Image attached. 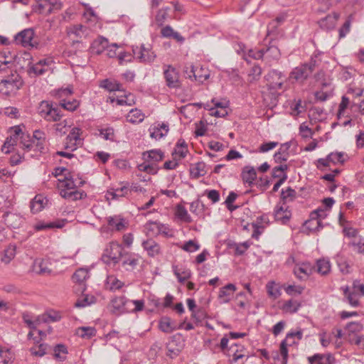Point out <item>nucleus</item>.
<instances>
[{
    "instance_id": "49",
    "label": "nucleus",
    "mask_w": 364,
    "mask_h": 364,
    "mask_svg": "<svg viewBox=\"0 0 364 364\" xmlns=\"http://www.w3.org/2000/svg\"><path fill=\"white\" fill-rule=\"evenodd\" d=\"M49 346L46 343H41L38 346H33L30 348L31 355L42 357L46 354Z\"/></svg>"
},
{
    "instance_id": "1",
    "label": "nucleus",
    "mask_w": 364,
    "mask_h": 364,
    "mask_svg": "<svg viewBox=\"0 0 364 364\" xmlns=\"http://www.w3.org/2000/svg\"><path fill=\"white\" fill-rule=\"evenodd\" d=\"M112 307L118 311L138 312L144 307L143 300H129L124 296H116L111 301Z\"/></svg>"
},
{
    "instance_id": "35",
    "label": "nucleus",
    "mask_w": 364,
    "mask_h": 364,
    "mask_svg": "<svg viewBox=\"0 0 364 364\" xmlns=\"http://www.w3.org/2000/svg\"><path fill=\"white\" fill-rule=\"evenodd\" d=\"M122 257H124V259L122 261V265L124 267H126V266L130 267V269L127 268V269H133L134 268H135V267L139 263L138 257L133 253H130V252H125L124 254L123 253Z\"/></svg>"
},
{
    "instance_id": "2",
    "label": "nucleus",
    "mask_w": 364,
    "mask_h": 364,
    "mask_svg": "<svg viewBox=\"0 0 364 364\" xmlns=\"http://www.w3.org/2000/svg\"><path fill=\"white\" fill-rule=\"evenodd\" d=\"M38 113L48 122H59L63 114L57 104L50 103L48 101H42L38 107Z\"/></svg>"
},
{
    "instance_id": "34",
    "label": "nucleus",
    "mask_w": 364,
    "mask_h": 364,
    "mask_svg": "<svg viewBox=\"0 0 364 364\" xmlns=\"http://www.w3.org/2000/svg\"><path fill=\"white\" fill-rule=\"evenodd\" d=\"M206 173L205 164L203 161L198 162L190 168L191 177L195 179L204 176Z\"/></svg>"
},
{
    "instance_id": "39",
    "label": "nucleus",
    "mask_w": 364,
    "mask_h": 364,
    "mask_svg": "<svg viewBox=\"0 0 364 364\" xmlns=\"http://www.w3.org/2000/svg\"><path fill=\"white\" fill-rule=\"evenodd\" d=\"M263 48H264V56L266 58L269 60H278L279 58L280 51L276 46L271 44Z\"/></svg>"
},
{
    "instance_id": "22",
    "label": "nucleus",
    "mask_w": 364,
    "mask_h": 364,
    "mask_svg": "<svg viewBox=\"0 0 364 364\" xmlns=\"http://www.w3.org/2000/svg\"><path fill=\"white\" fill-rule=\"evenodd\" d=\"M244 350L245 348L242 346L235 343L231 345L228 349L227 355L232 358L231 363H236L245 356L243 354Z\"/></svg>"
},
{
    "instance_id": "18",
    "label": "nucleus",
    "mask_w": 364,
    "mask_h": 364,
    "mask_svg": "<svg viewBox=\"0 0 364 364\" xmlns=\"http://www.w3.org/2000/svg\"><path fill=\"white\" fill-rule=\"evenodd\" d=\"M91 33V29L82 24H75L70 27L68 32L70 35H74L77 38H87Z\"/></svg>"
},
{
    "instance_id": "59",
    "label": "nucleus",
    "mask_w": 364,
    "mask_h": 364,
    "mask_svg": "<svg viewBox=\"0 0 364 364\" xmlns=\"http://www.w3.org/2000/svg\"><path fill=\"white\" fill-rule=\"evenodd\" d=\"M20 220L21 218L16 214L8 213L5 216L6 223L14 228H16L19 225V223H17V221Z\"/></svg>"
},
{
    "instance_id": "42",
    "label": "nucleus",
    "mask_w": 364,
    "mask_h": 364,
    "mask_svg": "<svg viewBox=\"0 0 364 364\" xmlns=\"http://www.w3.org/2000/svg\"><path fill=\"white\" fill-rule=\"evenodd\" d=\"M147 154V159L146 160H151L154 162H159L161 161L164 157V154L162 151L160 149H152L150 151H148L146 152H144L143 154L144 156H145Z\"/></svg>"
},
{
    "instance_id": "41",
    "label": "nucleus",
    "mask_w": 364,
    "mask_h": 364,
    "mask_svg": "<svg viewBox=\"0 0 364 364\" xmlns=\"http://www.w3.org/2000/svg\"><path fill=\"white\" fill-rule=\"evenodd\" d=\"M95 302L96 298L94 296L84 294L77 300L75 304V306L80 308L85 307L87 306L95 304Z\"/></svg>"
},
{
    "instance_id": "58",
    "label": "nucleus",
    "mask_w": 364,
    "mask_h": 364,
    "mask_svg": "<svg viewBox=\"0 0 364 364\" xmlns=\"http://www.w3.org/2000/svg\"><path fill=\"white\" fill-rule=\"evenodd\" d=\"M289 169V166L282 164L273 168L272 176L273 178H282L284 175H287L286 171Z\"/></svg>"
},
{
    "instance_id": "28",
    "label": "nucleus",
    "mask_w": 364,
    "mask_h": 364,
    "mask_svg": "<svg viewBox=\"0 0 364 364\" xmlns=\"http://www.w3.org/2000/svg\"><path fill=\"white\" fill-rule=\"evenodd\" d=\"M33 269L36 274L43 275L49 274L51 272L48 261L42 259H37L34 261Z\"/></svg>"
},
{
    "instance_id": "8",
    "label": "nucleus",
    "mask_w": 364,
    "mask_h": 364,
    "mask_svg": "<svg viewBox=\"0 0 364 364\" xmlns=\"http://www.w3.org/2000/svg\"><path fill=\"white\" fill-rule=\"evenodd\" d=\"M132 53L135 58L143 63H150L153 62L156 55L151 48H146L144 44L141 46H132Z\"/></svg>"
},
{
    "instance_id": "43",
    "label": "nucleus",
    "mask_w": 364,
    "mask_h": 364,
    "mask_svg": "<svg viewBox=\"0 0 364 364\" xmlns=\"http://www.w3.org/2000/svg\"><path fill=\"white\" fill-rule=\"evenodd\" d=\"M100 87L109 92L121 90L122 85L115 80H104L100 83Z\"/></svg>"
},
{
    "instance_id": "27",
    "label": "nucleus",
    "mask_w": 364,
    "mask_h": 364,
    "mask_svg": "<svg viewBox=\"0 0 364 364\" xmlns=\"http://www.w3.org/2000/svg\"><path fill=\"white\" fill-rule=\"evenodd\" d=\"M108 40L104 37H99L95 40L91 45L92 52L97 55H100L107 49Z\"/></svg>"
},
{
    "instance_id": "11",
    "label": "nucleus",
    "mask_w": 364,
    "mask_h": 364,
    "mask_svg": "<svg viewBox=\"0 0 364 364\" xmlns=\"http://www.w3.org/2000/svg\"><path fill=\"white\" fill-rule=\"evenodd\" d=\"M84 181L80 178H73V176L70 173L65 174L63 179H58V188L59 192L63 189L67 191L76 189L78 186H82Z\"/></svg>"
},
{
    "instance_id": "38",
    "label": "nucleus",
    "mask_w": 364,
    "mask_h": 364,
    "mask_svg": "<svg viewBox=\"0 0 364 364\" xmlns=\"http://www.w3.org/2000/svg\"><path fill=\"white\" fill-rule=\"evenodd\" d=\"M316 271L321 275H326L331 271V263L326 259H319L316 261Z\"/></svg>"
},
{
    "instance_id": "15",
    "label": "nucleus",
    "mask_w": 364,
    "mask_h": 364,
    "mask_svg": "<svg viewBox=\"0 0 364 364\" xmlns=\"http://www.w3.org/2000/svg\"><path fill=\"white\" fill-rule=\"evenodd\" d=\"M314 266L310 262H304L294 268V273L299 279H306L314 272Z\"/></svg>"
},
{
    "instance_id": "32",
    "label": "nucleus",
    "mask_w": 364,
    "mask_h": 364,
    "mask_svg": "<svg viewBox=\"0 0 364 364\" xmlns=\"http://www.w3.org/2000/svg\"><path fill=\"white\" fill-rule=\"evenodd\" d=\"M144 119V113L137 108L131 109L127 116V120L132 124L141 123Z\"/></svg>"
},
{
    "instance_id": "26",
    "label": "nucleus",
    "mask_w": 364,
    "mask_h": 364,
    "mask_svg": "<svg viewBox=\"0 0 364 364\" xmlns=\"http://www.w3.org/2000/svg\"><path fill=\"white\" fill-rule=\"evenodd\" d=\"M60 195L63 198L70 200L75 201L77 200H81L86 197V193L84 191H77V189L67 191L66 190L63 189L60 192Z\"/></svg>"
},
{
    "instance_id": "62",
    "label": "nucleus",
    "mask_w": 364,
    "mask_h": 364,
    "mask_svg": "<svg viewBox=\"0 0 364 364\" xmlns=\"http://www.w3.org/2000/svg\"><path fill=\"white\" fill-rule=\"evenodd\" d=\"M138 169L140 171L146 172L149 174H156L157 173V168L155 164H149L146 162L138 165Z\"/></svg>"
},
{
    "instance_id": "37",
    "label": "nucleus",
    "mask_w": 364,
    "mask_h": 364,
    "mask_svg": "<svg viewBox=\"0 0 364 364\" xmlns=\"http://www.w3.org/2000/svg\"><path fill=\"white\" fill-rule=\"evenodd\" d=\"M326 215L327 214L323 208H318L311 213L309 223H315L317 226H321L322 225L321 219L325 218Z\"/></svg>"
},
{
    "instance_id": "19",
    "label": "nucleus",
    "mask_w": 364,
    "mask_h": 364,
    "mask_svg": "<svg viewBox=\"0 0 364 364\" xmlns=\"http://www.w3.org/2000/svg\"><path fill=\"white\" fill-rule=\"evenodd\" d=\"M142 247L149 257H154L161 253L160 245L153 239H148L144 241Z\"/></svg>"
},
{
    "instance_id": "44",
    "label": "nucleus",
    "mask_w": 364,
    "mask_h": 364,
    "mask_svg": "<svg viewBox=\"0 0 364 364\" xmlns=\"http://www.w3.org/2000/svg\"><path fill=\"white\" fill-rule=\"evenodd\" d=\"M79 105L80 103L76 100H70L63 99L59 102V106H60L61 108L70 112L75 110L79 107Z\"/></svg>"
},
{
    "instance_id": "25",
    "label": "nucleus",
    "mask_w": 364,
    "mask_h": 364,
    "mask_svg": "<svg viewBox=\"0 0 364 364\" xmlns=\"http://www.w3.org/2000/svg\"><path fill=\"white\" fill-rule=\"evenodd\" d=\"M291 146V142H286L280 146L279 150L274 155V160L276 163L286 161L289 157V149Z\"/></svg>"
},
{
    "instance_id": "12",
    "label": "nucleus",
    "mask_w": 364,
    "mask_h": 364,
    "mask_svg": "<svg viewBox=\"0 0 364 364\" xmlns=\"http://www.w3.org/2000/svg\"><path fill=\"white\" fill-rule=\"evenodd\" d=\"M344 153L343 152H331L325 159H318L316 161V166L321 169L322 167L328 166L330 163L333 164H343Z\"/></svg>"
},
{
    "instance_id": "46",
    "label": "nucleus",
    "mask_w": 364,
    "mask_h": 364,
    "mask_svg": "<svg viewBox=\"0 0 364 364\" xmlns=\"http://www.w3.org/2000/svg\"><path fill=\"white\" fill-rule=\"evenodd\" d=\"M173 271L180 283H183L191 277V272L188 269H181L175 268Z\"/></svg>"
},
{
    "instance_id": "40",
    "label": "nucleus",
    "mask_w": 364,
    "mask_h": 364,
    "mask_svg": "<svg viewBox=\"0 0 364 364\" xmlns=\"http://www.w3.org/2000/svg\"><path fill=\"white\" fill-rule=\"evenodd\" d=\"M107 223L112 230L117 231H120L125 228L124 220L117 217H109Z\"/></svg>"
},
{
    "instance_id": "33",
    "label": "nucleus",
    "mask_w": 364,
    "mask_h": 364,
    "mask_svg": "<svg viewBox=\"0 0 364 364\" xmlns=\"http://www.w3.org/2000/svg\"><path fill=\"white\" fill-rule=\"evenodd\" d=\"M146 227L149 230L154 231V230H156V234H163L166 236H168V232L169 229L168 227H166L165 225L161 224L158 222H153V221H149L146 223Z\"/></svg>"
},
{
    "instance_id": "13",
    "label": "nucleus",
    "mask_w": 364,
    "mask_h": 364,
    "mask_svg": "<svg viewBox=\"0 0 364 364\" xmlns=\"http://www.w3.org/2000/svg\"><path fill=\"white\" fill-rule=\"evenodd\" d=\"M274 215L276 221L282 225H286L290 220L291 212L288 206L279 203L274 208Z\"/></svg>"
},
{
    "instance_id": "29",
    "label": "nucleus",
    "mask_w": 364,
    "mask_h": 364,
    "mask_svg": "<svg viewBox=\"0 0 364 364\" xmlns=\"http://www.w3.org/2000/svg\"><path fill=\"white\" fill-rule=\"evenodd\" d=\"M129 188L127 184L122 186L119 188H112L107 192V198L111 197L112 200H118L120 198L124 197L127 195Z\"/></svg>"
},
{
    "instance_id": "3",
    "label": "nucleus",
    "mask_w": 364,
    "mask_h": 364,
    "mask_svg": "<svg viewBox=\"0 0 364 364\" xmlns=\"http://www.w3.org/2000/svg\"><path fill=\"white\" fill-rule=\"evenodd\" d=\"M23 85L21 77L18 74H12L6 79L0 80V93L11 95L18 91Z\"/></svg>"
},
{
    "instance_id": "52",
    "label": "nucleus",
    "mask_w": 364,
    "mask_h": 364,
    "mask_svg": "<svg viewBox=\"0 0 364 364\" xmlns=\"http://www.w3.org/2000/svg\"><path fill=\"white\" fill-rule=\"evenodd\" d=\"M77 334L82 338H90L96 334V329L94 327H80L77 328Z\"/></svg>"
},
{
    "instance_id": "14",
    "label": "nucleus",
    "mask_w": 364,
    "mask_h": 364,
    "mask_svg": "<svg viewBox=\"0 0 364 364\" xmlns=\"http://www.w3.org/2000/svg\"><path fill=\"white\" fill-rule=\"evenodd\" d=\"M338 18L339 14L336 12H333L331 14H328L326 17L320 19L318 21V24L322 30L330 31L335 28Z\"/></svg>"
},
{
    "instance_id": "10",
    "label": "nucleus",
    "mask_w": 364,
    "mask_h": 364,
    "mask_svg": "<svg viewBox=\"0 0 364 364\" xmlns=\"http://www.w3.org/2000/svg\"><path fill=\"white\" fill-rule=\"evenodd\" d=\"M82 133L81 129L73 128L65 139V149L72 151L76 150L82 144V139L80 137Z\"/></svg>"
},
{
    "instance_id": "53",
    "label": "nucleus",
    "mask_w": 364,
    "mask_h": 364,
    "mask_svg": "<svg viewBox=\"0 0 364 364\" xmlns=\"http://www.w3.org/2000/svg\"><path fill=\"white\" fill-rule=\"evenodd\" d=\"M289 341H287V340H283L280 344V354L282 357V364H287V360H288V349H287V346L289 345H292L294 344L295 342L294 341H291L289 343H288Z\"/></svg>"
},
{
    "instance_id": "4",
    "label": "nucleus",
    "mask_w": 364,
    "mask_h": 364,
    "mask_svg": "<svg viewBox=\"0 0 364 364\" xmlns=\"http://www.w3.org/2000/svg\"><path fill=\"white\" fill-rule=\"evenodd\" d=\"M316 60L311 59L308 63L300 65L293 69L289 74V79H294L297 82H304L314 71Z\"/></svg>"
},
{
    "instance_id": "55",
    "label": "nucleus",
    "mask_w": 364,
    "mask_h": 364,
    "mask_svg": "<svg viewBox=\"0 0 364 364\" xmlns=\"http://www.w3.org/2000/svg\"><path fill=\"white\" fill-rule=\"evenodd\" d=\"M159 326L160 330L164 333H171L174 330L168 317H163L159 321Z\"/></svg>"
},
{
    "instance_id": "47",
    "label": "nucleus",
    "mask_w": 364,
    "mask_h": 364,
    "mask_svg": "<svg viewBox=\"0 0 364 364\" xmlns=\"http://www.w3.org/2000/svg\"><path fill=\"white\" fill-rule=\"evenodd\" d=\"M336 263L341 272L343 274H347L350 272V266L345 257L341 255H337Z\"/></svg>"
},
{
    "instance_id": "17",
    "label": "nucleus",
    "mask_w": 364,
    "mask_h": 364,
    "mask_svg": "<svg viewBox=\"0 0 364 364\" xmlns=\"http://www.w3.org/2000/svg\"><path fill=\"white\" fill-rule=\"evenodd\" d=\"M236 287L232 284H228L220 289L218 294V300L220 304H225L230 301L235 291Z\"/></svg>"
},
{
    "instance_id": "64",
    "label": "nucleus",
    "mask_w": 364,
    "mask_h": 364,
    "mask_svg": "<svg viewBox=\"0 0 364 364\" xmlns=\"http://www.w3.org/2000/svg\"><path fill=\"white\" fill-rule=\"evenodd\" d=\"M182 250L188 252H193L200 249V245L193 240H189L181 247Z\"/></svg>"
},
{
    "instance_id": "5",
    "label": "nucleus",
    "mask_w": 364,
    "mask_h": 364,
    "mask_svg": "<svg viewBox=\"0 0 364 364\" xmlns=\"http://www.w3.org/2000/svg\"><path fill=\"white\" fill-rule=\"evenodd\" d=\"M123 247L121 245L116 242H112L105 249L102 258L107 263L111 261L114 264L118 263L123 257Z\"/></svg>"
},
{
    "instance_id": "21",
    "label": "nucleus",
    "mask_w": 364,
    "mask_h": 364,
    "mask_svg": "<svg viewBox=\"0 0 364 364\" xmlns=\"http://www.w3.org/2000/svg\"><path fill=\"white\" fill-rule=\"evenodd\" d=\"M241 177L245 183H247L249 186H252L257 178L256 170L252 166H245L242 169Z\"/></svg>"
},
{
    "instance_id": "60",
    "label": "nucleus",
    "mask_w": 364,
    "mask_h": 364,
    "mask_svg": "<svg viewBox=\"0 0 364 364\" xmlns=\"http://www.w3.org/2000/svg\"><path fill=\"white\" fill-rule=\"evenodd\" d=\"M100 135L105 140L114 141V130L112 127H107L100 129Z\"/></svg>"
},
{
    "instance_id": "16",
    "label": "nucleus",
    "mask_w": 364,
    "mask_h": 364,
    "mask_svg": "<svg viewBox=\"0 0 364 364\" xmlns=\"http://www.w3.org/2000/svg\"><path fill=\"white\" fill-rule=\"evenodd\" d=\"M309 364H334L335 358L331 353H316L308 357Z\"/></svg>"
},
{
    "instance_id": "9",
    "label": "nucleus",
    "mask_w": 364,
    "mask_h": 364,
    "mask_svg": "<svg viewBox=\"0 0 364 364\" xmlns=\"http://www.w3.org/2000/svg\"><path fill=\"white\" fill-rule=\"evenodd\" d=\"M164 77L166 85L169 88H178L181 86L178 71L171 65H164Z\"/></svg>"
},
{
    "instance_id": "36",
    "label": "nucleus",
    "mask_w": 364,
    "mask_h": 364,
    "mask_svg": "<svg viewBox=\"0 0 364 364\" xmlns=\"http://www.w3.org/2000/svg\"><path fill=\"white\" fill-rule=\"evenodd\" d=\"M343 291V295L347 299L348 302L353 307L360 306V302L355 292L350 291L348 286L342 288Z\"/></svg>"
},
{
    "instance_id": "51",
    "label": "nucleus",
    "mask_w": 364,
    "mask_h": 364,
    "mask_svg": "<svg viewBox=\"0 0 364 364\" xmlns=\"http://www.w3.org/2000/svg\"><path fill=\"white\" fill-rule=\"evenodd\" d=\"M63 227L62 224L56 223H46L42 221L38 222L36 224L34 225V229L36 231H41L46 229H52L54 228H60Z\"/></svg>"
},
{
    "instance_id": "30",
    "label": "nucleus",
    "mask_w": 364,
    "mask_h": 364,
    "mask_svg": "<svg viewBox=\"0 0 364 364\" xmlns=\"http://www.w3.org/2000/svg\"><path fill=\"white\" fill-rule=\"evenodd\" d=\"M47 200L41 195H37L30 203L31 210L33 213H37L43 210Z\"/></svg>"
},
{
    "instance_id": "6",
    "label": "nucleus",
    "mask_w": 364,
    "mask_h": 364,
    "mask_svg": "<svg viewBox=\"0 0 364 364\" xmlns=\"http://www.w3.org/2000/svg\"><path fill=\"white\" fill-rule=\"evenodd\" d=\"M265 80L269 90H278L283 89L287 77L282 72L277 70H272L265 76Z\"/></svg>"
},
{
    "instance_id": "45",
    "label": "nucleus",
    "mask_w": 364,
    "mask_h": 364,
    "mask_svg": "<svg viewBox=\"0 0 364 364\" xmlns=\"http://www.w3.org/2000/svg\"><path fill=\"white\" fill-rule=\"evenodd\" d=\"M89 272L87 269L80 268L75 271L73 275V279L77 283H82L89 278Z\"/></svg>"
},
{
    "instance_id": "7",
    "label": "nucleus",
    "mask_w": 364,
    "mask_h": 364,
    "mask_svg": "<svg viewBox=\"0 0 364 364\" xmlns=\"http://www.w3.org/2000/svg\"><path fill=\"white\" fill-rule=\"evenodd\" d=\"M34 35L35 33L33 28L23 29L14 36V42L16 45H20L24 48H37L38 44L35 42H33Z\"/></svg>"
},
{
    "instance_id": "57",
    "label": "nucleus",
    "mask_w": 364,
    "mask_h": 364,
    "mask_svg": "<svg viewBox=\"0 0 364 364\" xmlns=\"http://www.w3.org/2000/svg\"><path fill=\"white\" fill-rule=\"evenodd\" d=\"M176 215L180 220H181L186 223H191L192 222L191 217L188 213L187 210L182 205L177 206Z\"/></svg>"
},
{
    "instance_id": "63",
    "label": "nucleus",
    "mask_w": 364,
    "mask_h": 364,
    "mask_svg": "<svg viewBox=\"0 0 364 364\" xmlns=\"http://www.w3.org/2000/svg\"><path fill=\"white\" fill-rule=\"evenodd\" d=\"M203 209L204 204L200 200H196L190 204V211L194 214L199 215Z\"/></svg>"
},
{
    "instance_id": "56",
    "label": "nucleus",
    "mask_w": 364,
    "mask_h": 364,
    "mask_svg": "<svg viewBox=\"0 0 364 364\" xmlns=\"http://www.w3.org/2000/svg\"><path fill=\"white\" fill-rule=\"evenodd\" d=\"M70 127V126L68 124L67 119H64L54 124L56 134L60 136L65 135L67 133L68 129Z\"/></svg>"
},
{
    "instance_id": "23",
    "label": "nucleus",
    "mask_w": 364,
    "mask_h": 364,
    "mask_svg": "<svg viewBox=\"0 0 364 364\" xmlns=\"http://www.w3.org/2000/svg\"><path fill=\"white\" fill-rule=\"evenodd\" d=\"M161 35L164 38H173L178 43H183L185 38L177 31H175L173 28L168 25L163 27L161 30Z\"/></svg>"
},
{
    "instance_id": "20",
    "label": "nucleus",
    "mask_w": 364,
    "mask_h": 364,
    "mask_svg": "<svg viewBox=\"0 0 364 364\" xmlns=\"http://www.w3.org/2000/svg\"><path fill=\"white\" fill-rule=\"evenodd\" d=\"M188 151L186 142L184 139H180L176 144L172 156L175 159L180 161L186 156Z\"/></svg>"
},
{
    "instance_id": "54",
    "label": "nucleus",
    "mask_w": 364,
    "mask_h": 364,
    "mask_svg": "<svg viewBox=\"0 0 364 364\" xmlns=\"http://www.w3.org/2000/svg\"><path fill=\"white\" fill-rule=\"evenodd\" d=\"M15 255L16 247L14 245H10L5 250L1 261L5 264H9L14 258Z\"/></svg>"
},
{
    "instance_id": "48",
    "label": "nucleus",
    "mask_w": 364,
    "mask_h": 364,
    "mask_svg": "<svg viewBox=\"0 0 364 364\" xmlns=\"http://www.w3.org/2000/svg\"><path fill=\"white\" fill-rule=\"evenodd\" d=\"M301 306V304L293 299L286 301L283 306V310L291 314L296 313Z\"/></svg>"
},
{
    "instance_id": "61",
    "label": "nucleus",
    "mask_w": 364,
    "mask_h": 364,
    "mask_svg": "<svg viewBox=\"0 0 364 364\" xmlns=\"http://www.w3.org/2000/svg\"><path fill=\"white\" fill-rule=\"evenodd\" d=\"M47 70V68H43L41 64L36 63L29 67L28 72L30 75L34 74L35 75H42L45 74Z\"/></svg>"
},
{
    "instance_id": "24",
    "label": "nucleus",
    "mask_w": 364,
    "mask_h": 364,
    "mask_svg": "<svg viewBox=\"0 0 364 364\" xmlns=\"http://www.w3.org/2000/svg\"><path fill=\"white\" fill-rule=\"evenodd\" d=\"M150 136L152 139L159 140L166 136L168 132V126L165 123L159 124L157 126L150 128Z\"/></svg>"
},
{
    "instance_id": "31",
    "label": "nucleus",
    "mask_w": 364,
    "mask_h": 364,
    "mask_svg": "<svg viewBox=\"0 0 364 364\" xmlns=\"http://www.w3.org/2000/svg\"><path fill=\"white\" fill-rule=\"evenodd\" d=\"M297 193L296 191L291 187H288L286 189H282L280 196V202L283 205H286L287 203L292 202L296 198Z\"/></svg>"
},
{
    "instance_id": "50",
    "label": "nucleus",
    "mask_w": 364,
    "mask_h": 364,
    "mask_svg": "<svg viewBox=\"0 0 364 364\" xmlns=\"http://www.w3.org/2000/svg\"><path fill=\"white\" fill-rule=\"evenodd\" d=\"M54 356L59 360H64L65 355L68 353L67 348L65 345L58 344L54 347Z\"/></svg>"
}]
</instances>
